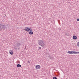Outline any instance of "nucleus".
<instances>
[{
    "label": "nucleus",
    "mask_w": 79,
    "mask_h": 79,
    "mask_svg": "<svg viewBox=\"0 0 79 79\" xmlns=\"http://www.w3.org/2000/svg\"><path fill=\"white\" fill-rule=\"evenodd\" d=\"M73 53L74 54H77L78 53H79V52H75V51H73Z\"/></svg>",
    "instance_id": "0eeeda50"
},
{
    "label": "nucleus",
    "mask_w": 79,
    "mask_h": 79,
    "mask_svg": "<svg viewBox=\"0 0 79 79\" xmlns=\"http://www.w3.org/2000/svg\"><path fill=\"white\" fill-rule=\"evenodd\" d=\"M28 34L30 35H32V34H33V32L31 31H29L28 32Z\"/></svg>",
    "instance_id": "1a4fd4ad"
},
{
    "label": "nucleus",
    "mask_w": 79,
    "mask_h": 79,
    "mask_svg": "<svg viewBox=\"0 0 79 79\" xmlns=\"http://www.w3.org/2000/svg\"><path fill=\"white\" fill-rule=\"evenodd\" d=\"M77 45L78 47H79V42L77 43Z\"/></svg>",
    "instance_id": "9b49d317"
},
{
    "label": "nucleus",
    "mask_w": 79,
    "mask_h": 79,
    "mask_svg": "<svg viewBox=\"0 0 79 79\" xmlns=\"http://www.w3.org/2000/svg\"><path fill=\"white\" fill-rule=\"evenodd\" d=\"M53 79H57V78H56V77H53Z\"/></svg>",
    "instance_id": "4468645a"
},
{
    "label": "nucleus",
    "mask_w": 79,
    "mask_h": 79,
    "mask_svg": "<svg viewBox=\"0 0 79 79\" xmlns=\"http://www.w3.org/2000/svg\"><path fill=\"white\" fill-rule=\"evenodd\" d=\"M27 63H30V61H28V62H27Z\"/></svg>",
    "instance_id": "f3484780"
},
{
    "label": "nucleus",
    "mask_w": 79,
    "mask_h": 79,
    "mask_svg": "<svg viewBox=\"0 0 79 79\" xmlns=\"http://www.w3.org/2000/svg\"><path fill=\"white\" fill-rule=\"evenodd\" d=\"M40 68V66L39 65H36L35 69H39Z\"/></svg>",
    "instance_id": "7ed1b4c3"
},
{
    "label": "nucleus",
    "mask_w": 79,
    "mask_h": 79,
    "mask_svg": "<svg viewBox=\"0 0 79 79\" xmlns=\"http://www.w3.org/2000/svg\"><path fill=\"white\" fill-rule=\"evenodd\" d=\"M77 21H79V19H77Z\"/></svg>",
    "instance_id": "a211bd4d"
},
{
    "label": "nucleus",
    "mask_w": 79,
    "mask_h": 79,
    "mask_svg": "<svg viewBox=\"0 0 79 79\" xmlns=\"http://www.w3.org/2000/svg\"><path fill=\"white\" fill-rule=\"evenodd\" d=\"M9 53L10 55H13V52L11 50L9 51Z\"/></svg>",
    "instance_id": "423d86ee"
},
{
    "label": "nucleus",
    "mask_w": 79,
    "mask_h": 79,
    "mask_svg": "<svg viewBox=\"0 0 79 79\" xmlns=\"http://www.w3.org/2000/svg\"><path fill=\"white\" fill-rule=\"evenodd\" d=\"M5 28V25L0 24V29H2Z\"/></svg>",
    "instance_id": "f03ea898"
},
{
    "label": "nucleus",
    "mask_w": 79,
    "mask_h": 79,
    "mask_svg": "<svg viewBox=\"0 0 79 79\" xmlns=\"http://www.w3.org/2000/svg\"><path fill=\"white\" fill-rule=\"evenodd\" d=\"M25 30L26 31L29 32L30 30V28L28 27H26L25 28Z\"/></svg>",
    "instance_id": "20e7f679"
},
{
    "label": "nucleus",
    "mask_w": 79,
    "mask_h": 79,
    "mask_svg": "<svg viewBox=\"0 0 79 79\" xmlns=\"http://www.w3.org/2000/svg\"><path fill=\"white\" fill-rule=\"evenodd\" d=\"M38 48H39V49H41V47H39Z\"/></svg>",
    "instance_id": "2eb2a0df"
},
{
    "label": "nucleus",
    "mask_w": 79,
    "mask_h": 79,
    "mask_svg": "<svg viewBox=\"0 0 79 79\" xmlns=\"http://www.w3.org/2000/svg\"><path fill=\"white\" fill-rule=\"evenodd\" d=\"M73 51H68L67 53L69 54H73Z\"/></svg>",
    "instance_id": "39448f33"
},
{
    "label": "nucleus",
    "mask_w": 79,
    "mask_h": 79,
    "mask_svg": "<svg viewBox=\"0 0 79 79\" xmlns=\"http://www.w3.org/2000/svg\"><path fill=\"white\" fill-rule=\"evenodd\" d=\"M21 45V43H18V44H17L18 46H19V45Z\"/></svg>",
    "instance_id": "f8f14e48"
},
{
    "label": "nucleus",
    "mask_w": 79,
    "mask_h": 79,
    "mask_svg": "<svg viewBox=\"0 0 79 79\" xmlns=\"http://www.w3.org/2000/svg\"><path fill=\"white\" fill-rule=\"evenodd\" d=\"M73 39H77V36L75 35L73 36Z\"/></svg>",
    "instance_id": "6e6552de"
},
{
    "label": "nucleus",
    "mask_w": 79,
    "mask_h": 79,
    "mask_svg": "<svg viewBox=\"0 0 79 79\" xmlns=\"http://www.w3.org/2000/svg\"><path fill=\"white\" fill-rule=\"evenodd\" d=\"M17 66L18 68H20V67H21V65L20 64H18Z\"/></svg>",
    "instance_id": "9d476101"
},
{
    "label": "nucleus",
    "mask_w": 79,
    "mask_h": 79,
    "mask_svg": "<svg viewBox=\"0 0 79 79\" xmlns=\"http://www.w3.org/2000/svg\"><path fill=\"white\" fill-rule=\"evenodd\" d=\"M17 50H19V49H20V47H17Z\"/></svg>",
    "instance_id": "ddd939ff"
},
{
    "label": "nucleus",
    "mask_w": 79,
    "mask_h": 79,
    "mask_svg": "<svg viewBox=\"0 0 79 79\" xmlns=\"http://www.w3.org/2000/svg\"><path fill=\"white\" fill-rule=\"evenodd\" d=\"M29 31H32V30L31 29H30V28Z\"/></svg>",
    "instance_id": "dca6fc26"
},
{
    "label": "nucleus",
    "mask_w": 79,
    "mask_h": 79,
    "mask_svg": "<svg viewBox=\"0 0 79 79\" xmlns=\"http://www.w3.org/2000/svg\"><path fill=\"white\" fill-rule=\"evenodd\" d=\"M38 44L40 45L43 48L45 47V44L44 43V41L42 40H39L38 41Z\"/></svg>",
    "instance_id": "f257e3e1"
}]
</instances>
